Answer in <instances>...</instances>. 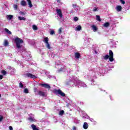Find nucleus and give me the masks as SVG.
Segmentation results:
<instances>
[{
    "label": "nucleus",
    "mask_w": 130,
    "mask_h": 130,
    "mask_svg": "<svg viewBox=\"0 0 130 130\" xmlns=\"http://www.w3.org/2000/svg\"><path fill=\"white\" fill-rule=\"evenodd\" d=\"M14 42L16 43V47L17 48H21L22 46H21V44L24 43V40L21 39L19 37H16L14 39Z\"/></svg>",
    "instance_id": "1"
},
{
    "label": "nucleus",
    "mask_w": 130,
    "mask_h": 130,
    "mask_svg": "<svg viewBox=\"0 0 130 130\" xmlns=\"http://www.w3.org/2000/svg\"><path fill=\"white\" fill-rule=\"evenodd\" d=\"M53 93L54 94H55V95H60L61 97H65L66 96V94L61 91L60 89H53L52 91Z\"/></svg>",
    "instance_id": "2"
},
{
    "label": "nucleus",
    "mask_w": 130,
    "mask_h": 130,
    "mask_svg": "<svg viewBox=\"0 0 130 130\" xmlns=\"http://www.w3.org/2000/svg\"><path fill=\"white\" fill-rule=\"evenodd\" d=\"M109 56L110 61L112 62L114 60V58H113V52L111 50H110L109 51Z\"/></svg>",
    "instance_id": "3"
},
{
    "label": "nucleus",
    "mask_w": 130,
    "mask_h": 130,
    "mask_svg": "<svg viewBox=\"0 0 130 130\" xmlns=\"http://www.w3.org/2000/svg\"><path fill=\"white\" fill-rule=\"evenodd\" d=\"M25 78H30V79H36V76L31 74V73H26L25 74Z\"/></svg>",
    "instance_id": "4"
},
{
    "label": "nucleus",
    "mask_w": 130,
    "mask_h": 130,
    "mask_svg": "<svg viewBox=\"0 0 130 130\" xmlns=\"http://www.w3.org/2000/svg\"><path fill=\"white\" fill-rule=\"evenodd\" d=\"M56 12L57 15H58L60 18H62V12H61V10L57 9H56Z\"/></svg>",
    "instance_id": "5"
},
{
    "label": "nucleus",
    "mask_w": 130,
    "mask_h": 130,
    "mask_svg": "<svg viewBox=\"0 0 130 130\" xmlns=\"http://www.w3.org/2000/svg\"><path fill=\"white\" fill-rule=\"evenodd\" d=\"M41 86H42V87H44V88H46V89H50L51 88L50 85L47 83L41 84Z\"/></svg>",
    "instance_id": "6"
},
{
    "label": "nucleus",
    "mask_w": 130,
    "mask_h": 130,
    "mask_svg": "<svg viewBox=\"0 0 130 130\" xmlns=\"http://www.w3.org/2000/svg\"><path fill=\"white\" fill-rule=\"evenodd\" d=\"M20 5L23 7H26V6H27V3L26 2V1H25V0H22L20 2Z\"/></svg>",
    "instance_id": "7"
},
{
    "label": "nucleus",
    "mask_w": 130,
    "mask_h": 130,
    "mask_svg": "<svg viewBox=\"0 0 130 130\" xmlns=\"http://www.w3.org/2000/svg\"><path fill=\"white\" fill-rule=\"evenodd\" d=\"M75 58L79 59L81 57V54L79 52H76L75 54Z\"/></svg>",
    "instance_id": "8"
},
{
    "label": "nucleus",
    "mask_w": 130,
    "mask_h": 130,
    "mask_svg": "<svg viewBox=\"0 0 130 130\" xmlns=\"http://www.w3.org/2000/svg\"><path fill=\"white\" fill-rule=\"evenodd\" d=\"M91 28L92 29L93 32H96V31H97V30H98V28L97 27V26H95V25L93 24L91 26Z\"/></svg>",
    "instance_id": "9"
},
{
    "label": "nucleus",
    "mask_w": 130,
    "mask_h": 130,
    "mask_svg": "<svg viewBox=\"0 0 130 130\" xmlns=\"http://www.w3.org/2000/svg\"><path fill=\"white\" fill-rule=\"evenodd\" d=\"M88 127H89V125L88 124V123L85 122L83 124V128H84V129H87Z\"/></svg>",
    "instance_id": "10"
},
{
    "label": "nucleus",
    "mask_w": 130,
    "mask_h": 130,
    "mask_svg": "<svg viewBox=\"0 0 130 130\" xmlns=\"http://www.w3.org/2000/svg\"><path fill=\"white\" fill-rule=\"evenodd\" d=\"M116 10L117 12H120L121 11V10H122V7L121 6L118 5L116 6Z\"/></svg>",
    "instance_id": "11"
},
{
    "label": "nucleus",
    "mask_w": 130,
    "mask_h": 130,
    "mask_svg": "<svg viewBox=\"0 0 130 130\" xmlns=\"http://www.w3.org/2000/svg\"><path fill=\"white\" fill-rule=\"evenodd\" d=\"M39 95H40V96H42V97H44L45 96V92H44V91H39Z\"/></svg>",
    "instance_id": "12"
},
{
    "label": "nucleus",
    "mask_w": 130,
    "mask_h": 130,
    "mask_svg": "<svg viewBox=\"0 0 130 130\" xmlns=\"http://www.w3.org/2000/svg\"><path fill=\"white\" fill-rule=\"evenodd\" d=\"M110 25V23L109 22H105L103 25V27H105V28H108Z\"/></svg>",
    "instance_id": "13"
},
{
    "label": "nucleus",
    "mask_w": 130,
    "mask_h": 130,
    "mask_svg": "<svg viewBox=\"0 0 130 130\" xmlns=\"http://www.w3.org/2000/svg\"><path fill=\"white\" fill-rule=\"evenodd\" d=\"M26 1L27 2L29 8H32V7H33V5H32V2H31V0H26Z\"/></svg>",
    "instance_id": "14"
},
{
    "label": "nucleus",
    "mask_w": 130,
    "mask_h": 130,
    "mask_svg": "<svg viewBox=\"0 0 130 130\" xmlns=\"http://www.w3.org/2000/svg\"><path fill=\"white\" fill-rule=\"evenodd\" d=\"M4 30L7 34H9V35H12V32H11V31H10L8 28H5Z\"/></svg>",
    "instance_id": "15"
},
{
    "label": "nucleus",
    "mask_w": 130,
    "mask_h": 130,
    "mask_svg": "<svg viewBox=\"0 0 130 130\" xmlns=\"http://www.w3.org/2000/svg\"><path fill=\"white\" fill-rule=\"evenodd\" d=\"M4 46L7 47L9 45V42H8V40H4Z\"/></svg>",
    "instance_id": "16"
},
{
    "label": "nucleus",
    "mask_w": 130,
    "mask_h": 130,
    "mask_svg": "<svg viewBox=\"0 0 130 130\" xmlns=\"http://www.w3.org/2000/svg\"><path fill=\"white\" fill-rule=\"evenodd\" d=\"M31 127H32L33 130H39V128H37V127H36V125L35 124L31 125Z\"/></svg>",
    "instance_id": "17"
},
{
    "label": "nucleus",
    "mask_w": 130,
    "mask_h": 130,
    "mask_svg": "<svg viewBox=\"0 0 130 130\" xmlns=\"http://www.w3.org/2000/svg\"><path fill=\"white\" fill-rule=\"evenodd\" d=\"M18 20H19L20 21H23V20H26V18L24 17L18 16Z\"/></svg>",
    "instance_id": "18"
},
{
    "label": "nucleus",
    "mask_w": 130,
    "mask_h": 130,
    "mask_svg": "<svg viewBox=\"0 0 130 130\" xmlns=\"http://www.w3.org/2000/svg\"><path fill=\"white\" fill-rule=\"evenodd\" d=\"M44 43H45V44H46L47 43H49V42H48V37L44 38Z\"/></svg>",
    "instance_id": "19"
},
{
    "label": "nucleus",
    "mask_w": 130,
    "mask_h": 130,
    "mask_svg": "<svg viewBox=\"0 0 130 130\" xmlns=\"http://www.w3.org/2000/svg\"><path fill=\"white\" fill-rule=\"evenodd\" d=\"M96 21H98L99 22H101V19L100 18V16L97 15H96Z\"/></svg>",
    "instance_id": "20"
},
{
    "label": "nucleus",
    "mask_w": 130,
    "mask_h": 130,
    "mask_svg": "<svg viewBox=\"0 0 130 130\" xmlns=\"http://www.w3.org/2000/svg\"><path fill=\"white\" fill-rule=\"evenodd\" d=\"M32 29L34 30H38V27H37V26H36V25H33Z\"/></svg>",
    "instance_id": "21"
},
{
    "label": "nucleus",
    "mask_w": 130,
    "mask_h": 130,
    "mask_svg": "<svg viewBox=\"0 0 130 130\" xmlns=\"http://www.w3.org/2000/svg\"><path fill=\"white\" fill-rule=\"evenodd\" d=\"M76 29L77 31H81V30H82V26L81 25H78L76 27Z\"/></svg>",
    "instance_id": "22"
},
{
    "label": "nucleus",
    "mask_w": 130,
    "mask_h": 130,
    "mask_svg": "<svg viewBox=\"0 0 130 130\" xmlns=\"http://www.w3.org/2000/svg\"><path fill=\"white\" fill-rule=\"evenodd\" d=\"M64 114V111L63 110H61L59 111V115H63V114Z\"/></svg>",
    "instance_id": "23"
},
{
    "label": "nucleus",
    "mask_w": 130,
    "mask_h": 130,
    "mask_svg": "<svg viewBox=\"0 0 130 130\" xmlns=\"http://www.w3.org/2000/svg\"><path fill=\"white\" fill-rule=\"evenodd\" d=\"M109 57H110L109 55L107 54L105 56H104L103 58H104V59H108V58H109Z\"/></svg>",
    "instance_id": "24"
},
{
    "label": "nucleus",
    "mask_w": 130,
    "mask_h": 130,
    "mask_svg": "<svg viewBox=\"0 0 130 130\" xmlns=\"http://www.w3.org/2000/svg\"><path fill=\"white\" fill-rule=\"evenodd\" d=\"M1 73L4 76H6V75H7V71H6V70H2Z\"/></svg>",
    "instance_id": "25"
},
{
    "label": "nucleus",
    "mask_w": 130,
    "mask_h": 130,
    "mask_svg": "<svg viewBox=\"0 0 130 130\" xmlns=\"http://www.w3.org/2000/svg\"><path fill=\"white\" fill-rule=\"evenodd\" d=\"M23 92L24 93H25V94H28V93H29V90H28V88H25L23 90Z\"/></svg>",
    "instance_id": "26"
},
{
    "label": "nucleus",
    "mask_w": 130,
    "mask_h": 130,
    "mask_svg": "<svg viewBox=\"0 0 130 130\" xmlns=\"http://www.w3.org/2000/svg\"><path fill=\"white\" fill-rule=\"evenodd\" d=\"M46 47H47V48H48V49H50V45L49 44V43H48L47 44H46Z\"/></svg>",
    "instance_id": "27"
},
{
    "label": "nucleus",
    "mask_w": 130,
    "mask_h": 130,
    "mask_svg": "<svg viewBox=\"0 0 130 130\" xmlns=\"http://www.w3.org/2000/svg\"><path fill=\"white\" fill-rule=\"evenodd\" d=\"M61 30H62V28L60 27L58 30V34H61V33L62 32V31Z\"/></svg>",
    "instance_id": "28"
},
{
    "label": "nucleus",
    "mask_w": 130,
    "mask_h": 130,
    "mask_svg": "<svg viewBox=\"0 0 130 130\" xmlns=\"http://www.w3.org/2000/svg\"><path fill=\"white\" fill-rule=\"evenodd\" d=\"M50 35H54L55 34V32H54V30H51L50 32Z\"/></svg>",
    "instance_id": "29"
},
{
    "label": "nucleus",
    "mask_w": 130,
    "mask_h": 130,
    "mask_svg": "<svg viewBox=\"0 0 130 130\" xmlns=\"http://www.w3.org/2000/svg\"><path fill=\"white\" fill-rule=\"evenodd\" d=\"M28 120H29L30 122H33L34 121V119H33V118L32 117L28 118Z\"/></svg>",
    "instance_id": "30"
},
{
    "label": "nucleus",
    "mask_w": 130,
    "mask_h": 130,
    "mask_svg": "<svg viewBox=\"0 0 130 130\" xmlns=\"http://www.w3.org/2000/svg\"><path fill=\"white\" fill-rule=\"evenodd\" d=\"M8 17L9 20H12V19H13V16L12 15H8Z\"/></svg>",
    "instance_id": "31"
},
{
    "label": "nucleus",
    "mask_w": 130,
    "mask_h": 130,
    "mask_svg": "<svg viewBox=\"0 0 130 130\" xmlns=\"http://www.w3.org/2000/svg\"><path fill=\"white\" fill-rule=\"evenodd\" d=\"M13 8L15 10H18V5L15 4L13 5Z\"/></svg>",
    "instance_id": "32"
},
{
    "label": "nucleus",
    "mask_w": 130,
    "mask_h": 130,
    "mask_svg": "<svg viewBox=\"0 0 130 130\" xmlns=\"http://www.w3.org/2000/svg\"><path fill=\"white\" fill-rule=\"evenodd\" d=\"M79 18H78V17H75L74 18V21H75V22H77V21H78Z\"/></svg>",
    "instance_id": "33"
},
{
    "label": "nucleus",
    "mask_w": 130,
    "mask_h": 130,
    "mask_svg": "<svg viewBox=\"0 0 130 130\" xmlns=\"http://www.w3.org/2000/svg\"><path fill=\"white\" fill-rule=\"evenodd\" d=\"M19 87H20V88H23L24 85L23 84V83H22L21 82H20V83H19Z\"/></svg>",
    "instance_id": "34"
},
{
    "label": "nucleus",
    "mask_w": 130,
    "mask_h": 130,
    "mask_svg": "<svg viewBox=\"0 0 130 130\" xmlns=\"http://www.w3.org/2000/svg\"><path fill=\"white\" fill-rule=\"evenodd\" d=\"M3 119H4V116H3L2 115H0V122L3 121Z\"/></svg>",
    "instance_id": "35"
},
{
    "label": "nucleus",
    "mask_w": 130,
    "mask_h": 130,
    "mask_svg": "<svg viewBox=\"0 0 130 130\" xmlns=\"http://www.w3.org/2000/svg\"><path fill=\"white\" fill-rule=\"evenodd\" d=\"M120 2L122 5H124L125 4V2L123 0H120Z\"/></svg>",
    "instance_id": "36"
},
{
    "label": "nucleus",
    "mask_w": 130,
    "mask_h": 130,
    "mask_svg": "<svg viewBox=\"0 0 130 130\" xmlns=\"http://www.w3.org/2000/svg\"><path fill=\"white\" fill-rule=\"evenodd\" d=\"M72 7L74 8H77V4H73Z\"/></svg>",
    "instance_id": "37"
},
{
    "label": "nucleus",
    "mask_w": 130,
    "mask_h": 130,
    "mask_svg": "<svg viewBox=\"0 0 130 130\" xmlns=\"http://www.w3.org/2000/svg\"><path fill=\"white\" fill-rule=\"evenodd\" d=\"M4 78V76L0 75V80H3Z\"/></svg>",
    "instance_id": "38"
},
{
    "label": "nucleus",
    "mask_w": 130,
    "mask_h": 130,
    "mask_svg": "<svg viewBox=\"0 0 130 130\" xmlns=\"http://www.w3.org/2000/svg\"><path fill=\"white\" fill-rule=\"evenodd\" d=\"M96 11H98L97 8H95V9H94L93 10V12H96Z\"/></svg>",
    "instance_id": "39"
},
{
    "label": "nucleus",
    "mask_w": 130,
    "mask_h": 130,
    "mask_svg": "<svg viewBox=\"0 0 130 130\" xmlns=\"http://www.w3.org/2000/svg\"><path fill=\"white\" fill-rule=\"evenodd\" d=\"M9 129L10 130H13V127H12V126H9Z\"/></svg>",
    "instance_id": "40"
},
{
    "label": "nucleus",
    "mask_w": 130,
    "mask_h": 130,
    "mask_svg": "<svg viewBox=\"0 0 130 130\" xmlns=\"http://www.w3.org/2000/svg\"><path fill=\"white\" fill-rule=\"evenodd\" d=\"M1 97H2V94H0V98H1Z\"/></svg>",
    "instance_id": "41"
}]
</instances>
